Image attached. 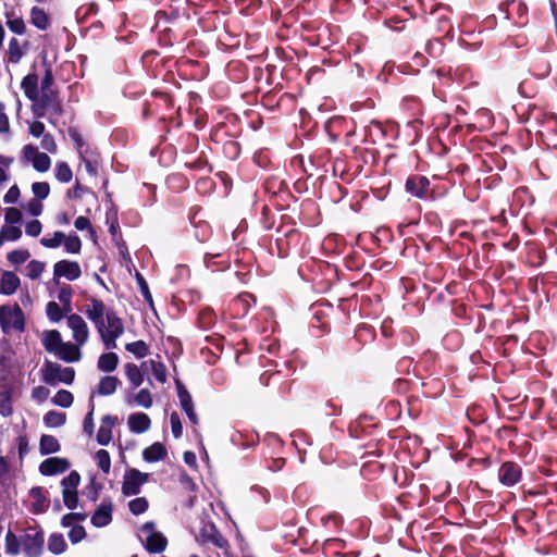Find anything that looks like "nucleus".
Segmentation results:
<instances>
[{
	"label": "nucleus",
	"mask_w": 557,
	"mask_h": 557,
	"mask_svg": "<svg viewBox=\"0 0 557 557\" xmlns=\"http://www.w3.org/2000/svg\"><path fill=\"white\" fill-rule=\"evenodd\" d=\"M41 344L45 349L62 361L73 363L82 359V351L72 342H63L57 330H46L40 333Z\"/></svg>",
	"instance_id": "obj_1"
},
{
	"label": "nucleus",
	"mask_w": 557,
	"mask_h": 557,
	"mask_svg": "<svg viewBox=\"0 0 557 557\" xmlns=\"http://www.w3.org/2000/svg\"><path fill=\"white\" fill-rule=\"evenodd\" d=\"M104 347L109 350L116 348V339L124 333V324L112 310H109L106 318L96 327Z\"/></svg>",
	"instance_id": "obj_2"
},
{
	"label": "nucleus",
	"mask_w": 557,
	"mask_h": 557,
	"mask_svg": "<svg viewBox=\"0 0 557 557\" xmlns=\"http://www.w3.org/2000/svg\"><path fill=\"white\" fill-rule=\"evenodd\" d=\"M42 381L48 385H57L58 383L72 384L75 377L73 368H63L57 362L46 361L42 369Z\"/></svg>",
	"instance_id": "obj_3"
},
{
	"label": "nucleus",
	"mask_w": 557,
	"mask_h": 557,
	"mask_svg": "<svg viewBox=\"0 0 557 557\" xmlns=\"http://www.w3.org/2000/svg\"><path fill=\"white\" fill-rule=\"evenodd\" d=\"M138 537L146 549L152 554H158L166 548V537L156 529L153 522H146L139 531Z\"/></svg>",
	"instance_id": "obj_4"
},
{
	"label": "nucleus",
	"mask_w": 557,
	"mask_h": 557,
	"mask_svg": "<svg viewBox=\"0 0 557 557\" xmlns=\"http://www.w3.org/2000/svg\"><path fill=\"white\" fill-rule=\"evenodd\" d=\"M61 111V103L53 89L40 90L37 99L33 101V112L37 117H42L47 113L60 114Z\"/></svg>",
	"instance_id": "obj_5"
},
{
	"label": "nucleus",
	"mask_w": 557,
	"mask_h": 557,
	"mask_svg": "<svg viewBox=\"0 0 557 557\" xmlns=\"http://www.w3.org/2000/svg\"><path fill=\"white\" fill-rule=\"evenodd\" d=\"M0 325L4 333L11 331L23 332L25 329V317L18 306L11 308L9 306L0 307Z\"/></svg>",
	"instance_id": "obj_6"
},
{
	"label": "nucleus",
	"mask_w": 557,
	"mask_h": 557,
	"mask_svg": "<svg viewBox=\"0 0 557 557\" xmlns=\"http://www.w3.org/2000/svg\"><path fill=\"white\" fill-rule=\"evenodd\" d=\"M44 532L29 528L21 535L22 553L27 557H38L44 548Z\"/></svg>",
	"instance_id": "obj_7"
},
{
	"label": "nucleus",
	"mask_w": 557,
	"mask_h": 557,
	"mask_svg": "<svg viewBox=\"0 0 557 557\" xmlns=\"http://www.w3.org/2000/svg\"><path fill=\"white\" fill-rule=\"evenodd\" d=\"M22 160L25 163H32L33 168L38 172H47L51 165L50 157L40 152L34 145H25L22 149Z\"/></svg>",
	"instance_id": "obj_8"
},
{
	"label": "nucleus",
	"mask_w": 557,
	"mask_h": 557,
	"mask_svg": "<svg viewBox=\"0 0 557 557\" xmlns=\"http://www.w3.org/2000/svg\"><path fill=\"white\" fill-rule=\"evenodd\" d=\"M67 327L72 332L73 345L78 349L84 346L89 338V327L85 320L77 313H72L66 318Z\"/></svg>",
	"instance_id": "obj_9"
},
{
	"label": "nucleus",
	"mask_w": 557,
	"mask_h": 557,
	"mask_svg": "<svg viewBox=\"0 0 557 557\" xmlns=\"http://www.w3.org/2000/svg\"><path fill=\"white\" fill-rule=\"evenodd\" d=\"M149 474L137 469H129L125 472L122 484V493L125 496L137 495L140 487L148 481Z\"/></svg>",
	"instance_id": "obj_10"
},
{
	"label": "nucleus",
	"mask_w": 557,
	"mask_h": 557,
	"mask_svg": "<svg viewBox=\"0 0 557 557\" xmlns=\"http://www.w3.org/2000/svg\"><path fill=\"white\" fill-rule=\"evenodd\" d=\"M82 275V269L78 262L71 260H60L53 265L54 280L64 277L67 281H76Z\"/></svg>",
	"instance_id": "obj_11"
},
{
	"label": "nucleus",
	"mask_w": 557,
	"mask_h": 557,
	"mask_svg": "<svg viewBox=\"0 0 557 557\" xmlns=\"http://www.w3.org/2000/svg\"><path fill=\"white\" fill-rule=\"evenodd\" d=\"M499 482L507 486H513L521 479V468L515 462H505L498 470Z\"/></svg>",
	"instance_id": "obj_12"
},
{
	"label": "nucleus",
	"mask_w": 557,
	"mask_h": 557,
	"mask_svg": "<svg viewBox=\"0 0 557 557\" xmlns=\"http://www.w3.org/2000/svg\"><path fill=\"white\" fill-rule=\"evenodd\" d=\"M125 403L132 407H143L149 409L153 404L152 394L147 388H141L138 392L128 389L125 393Z\"/></svg>",
	"instance_id": "obj_13"
},
{
	"label": "nucleus",
	"mask_w": 557,
	"mask_h": 557,
	"mask_svg": "<svg viewBox=\"0 0 557 557\" xmlns=\"http://www.w3.org/2000/svg\"><path fill=\"white\" fill-rule=\"evenodd\" d=\"M108 311L103 301L97 298H91L84 309V313L95 324V327L104 320Z\"/></svg>",
	"instance_id": "obj_14"
},
{
	"label": "nucleus",
	"mask_w": 557,
	"mask_h": 557,
	"mask_svg": "<svg viewBox=\"0 0 557 557\" xmlns=\"http://www.w3.org/2000/svg\"><path fill=\"white\" fill-rule=\"evenodd\" d=\"M70 462L65 458L51 457L44 460L39 466V471L44 475H55L66 471Z\"/></svg>",
	"instance_id": "obj_15"
},
{
	"label": "nucleus",
	"mask_w": 557,
	"mask_h": 557,
	"mask_svg": "<svg viewBox=\"0 0 557 557\" xmlns=\"http://www.w3.org/2000/svg\"><path fill=\"white\" fill-rule=\"evenodd\" d=\"M127 426L132 433L141 434L150 429L151 420L144 412L131 413L127 418Z\"/></svg>",
	"instance_id": "obj_16"
},
{
	"label": "nucleus",
	"mask_w": 557,
	"mask_h": 557,
	"mask_svg": "<svg viewBox=\"0 0 557 557\" xmlns=\"http://www.w3.org/2000/svg\"><path fill=\"white\" fill-rule=\"evenodd\" d=\"M177 395L182 409L186 412L191 423H198V417L194 410V404L190 394L185 389L181 382H176Z\"/></svg>",
	"instance_id": "obj_17"
},
{
	"label": "nucleus",
	"mask_w": 557,
	"mask_h": 557,
	"mask_svg": "<svg viewBox=\"0 0 557 557\" xmlns=\"http://www.w3.org/2000/svg\"><path fill=\"white\" fill-rule=\"evenodd\" d=\"M116 422V418L106 414L101 419V424L97 433V442L102 446H107L112 440V429Z\"/></svg>",
	"instance_id": "obj_18"
},
{
	"label": "nucleus",
	"mask_w": 557,
	"mask_h": 557,
	"mask_svg": "<svg viewBox=\"0 0 557 557\" xmlns=\"http://www.w3.org/2000/svg\"><path fill=\"white\" fill-rule=\"evenodd\" d=\"M141 368L145 372L151 373L161 384L168 381L166 367L161 361L149 359L141 363Z\"/></svg>",
	"instance_id": "obj_19"
},
{
	"label": "nucleus",
	"mask_w": 557,
	"mask_h": 557,
	"mask_svg": "<svg viewBox=\"0 0 557 557\" xmlns=\"http://www.w3.org/2000/svg\"><path fill=\"white\" fill-rule=\"evenodd\" d=\"M18 276L11 272L4 271L0 274V294L12 295L16 292L20 286Z\"/></svg>",
	"instance_id": "obj_20"
},
{
	"label": "nucleus",
	"mask_w": 557,
	"mask_h": 557,
	"mask_svg": "<svg viewBox=\"0 0 557 557\" xmlns=\"http://www.w3.org/2000/svg\"><path fill=\"white\" fill-rule=\"evenodd\" d=\"M5 25L8 28L16 34L24 35L26 33V24L22 16L17 15L14 9H7L4 12Z\"/></svg>",
	"instance_id": "obj_21"
},
{
	"label": "nucleus",
	"mask_w": 557,
	"mask_h": 557,
	"mask_svg": "<svg viewBox=\"0 0 557 557\" xmlns=\"http://www.w3.org/2000/svg\"><path fill=\"white\" fill-rule=\"evenodd\" d=\"M429 185H430V182L426 177L413 176V177L408 178V181L406 183V188L410 194H412L419 198H422L428 194Z\"/></svg>",
	"instance_id": "obj_22"
},
{
	"label": "nucleus",
	"mask_w": 557,
	"mask_h": 557,
	"mask_svg": "<svg viewBox=\"0 0 557 557\" xmlns=\"http://www.w3.org/2000/svg\"><path fill=\"white\" fill-rule=\"evenodd\" d=\"M112 520V504L102 503L94 516L91 517V523L97 528L108 525Z\"/></svg>",
	"instance_id": "obj_23"
},
{
	"label": "nucleus",
	"mask_w": 557,
	"mask_h": 557,
	"mask_svg": "<svg viewBox=\"0 0 557 557\" xmlns=\"http://www.w3.org/2000/svg\"><path fill=\"white\" fill-rule=\"evenodd\" d=\"M21 88L23 89L25 96L33 102L34 99H37V95L40 91L38 87V77L36 74L26 75L21 83Z\"/></svg>",
	"instance_id": "obj_24"
},
{
	"label": "nucleus",
	"mask_w": 557,
	"mask_h": 557,
	"mask_svg": "<svg viewBox=\"0 0 557 557\" xmlns=\"http://www.w3.org/2000/svg\"><path fill=\"white\" fill-rule=\"evenodd\" d=\"M29 496L33 502L34 512H44L48 508V499L42 487H33L29 492Z\"/></svg>",
	"instance_id": "obj_25"
},
{
	"label": "nucleus",
	"mask_w": 557,
	"mask_h": 557,
	"mask_svg": "<svg viewBox=\"0 0 557 557\" xmlns=\"http://www.w3.org/2000/svg\"><path fill=\"white\" fill-rule=\"evenodd\" d=\"M30 23L40 30H46L50 26V18L44 9L33 7L29 14Z\"/></svg>",
	"instance_id": "obj_26"
},
{
	"label": "nucleus",
	"mask_w": 557,
	"mask_h": 557,
	"mask_svg": "<svg viewBox=\"0 0 557 557\" xmlns=\"http://www.w3.org/2000/svg\"><path fill=\"white\" fill-rule=\"evenodd\" d=\"M166 457V449L161 443H153L143 451V458L147 462H156Z\"/></svg>",
	"instance_id": "obj_27"
},
{
	"label": "nucleus",
	"mask_w": 557,
	"mask_h": 557,
	"mask_svg": "<svg viewBox=\"0 0 557 557\" xmlns=\"http://www.w3.org/2000/svg\"><path fill=\"white\" fill-rule=\"evenodd\" d=\"M125 375L133 385V388L139 387L144 383V370L135 363H126L124 367Z\"/></svg>",
	"instance_id": "obj_28"
},
{
	"label": "nucleus",
	"mask_w": 557,
	"mask_h": 557,
	"mask_svg": "<svg viewBox=\"0 0 557 557\" xmlns=\"http://www.w3.org/2000/svg\"><path fill=\"white\" fill-rule=\"evenodd\" d=\"M119 364V357L114 352L102 354L98 359V369L102 372H112Z\"/></svg>",
	"instance_id": "obj_29"
},
{
	"label": "nucleus",
	"mask_w": 557,
	"mask_h": 557,
	"mask_svg": "<svg viewBox=\"0 0 557 557\" xmlns=\"http://www.w3.org/2000/svg\"><path fill=\"white\" fill-rule=\"evenodd\" d=\"M5 553L11 556H16L22 552L21 536L9 530L5 534Z\"/></svg>",
	"instance_id": "obj_30"
},
{
	"label": "nucleus",
	"mask_w": 557,
	"mask_h": 557,
	"mask_svg": "<svg viewBox=\"0 0 557 557\" xmlns=\"http://www.w3.org/2000/svg\"><path fill=\"white\" fill-rule=\"evenodd\" d=\"M24 55V49L22 48L20 41L16 38H12L9 41V47L7 51V60L9 63L16 64L21 61Z\"/></svg>",
	"instance_id": "obj_31"
},
{
	"label": "nucleus",
	"mask_w": 557,
	"mask_h": 557,
	"mask_svg": "<svg viewBox=\"0 0 557 557\" xmlns=\"http://www.w3.org/2000/svg\"><path fill=\"white\" fill-rule=\"evenodd\" d=\"M41 455H49L60 450L58 440L52 435H42L39 443Z\"/></svg>",
	"instance_id": "obj_32"
},
{
	"label": "nucleus",
	"mask_w": 557,
	"mask_h": 557,
	"mask_svg": "<svg viewBox=\"0 0 557 557\" xmlns=\"http://www.w3.org/2000/svg\"><path fill=\"white\" fill-rule=\"evenodd\" d=\"M119 383L115 376H103L99 382L98 393L103 396H109L116 391Z\"/></svg>",
	"instance_id": "obj_33"
},
{
	"label": "nucleus",
	"mask_w": 557,
	"mask_h": 557,
	"mask_svg": "<svg viewBox=\"0 0 557 557\" xmlns=\"http://www.w3.org/2000/svg\"><path fill=\"white\" fill-rule=\"evenodd\" d=\"M48 549L54 555L64 553L66 549L64 536L60 533L51 534L48 540Z\"/></svg>",
	"instance_id": "obj_34"
},
{
	"label": "nucleus",
	"mask_w": 557,
	"mask_h": 557,
	"mask_svg": "<svg viewBox=\"0 0 557 557\" xmlns=\"http://www.w3.org/2000/svg\"><path fill=\"white\" fill-rule=\"evenodd\" d=\"M66 421V414L54 410L48 411L44 416V423L48 428H59Z\"/></svg>",
	"instance_id": "obj_35"
},
{
	"label": "nucleus",
	"mask_w": 557,
	"mask_h": 557,
	"mask_svg": "<svg viewBox=\"0 0 557 557\" xmlns=\"http://www.w3.org/2000/svg\"><path fill=\"white\" fill-rule=\"evenodd\" d=\"M63 245L67 253L77 255L82 250V240L75 233H70L69 235H65Z\"/></svg>",
	"instance_id": "obj_36"
},
{
	"label": "nucleus",
	"mask_w": 557,
	"mask_h": 557,
	"mask_svg": "<svg viewBox=\"0 0 557 557\" xmlns=\"http://www.w3.org/2000/svg\"><path fill=\"white\" fill-rule=\"evenodd\" d=\"M65 234L61 231L54 232L51 236H44L40 244L46 248H58L63 244Z\"/></svg>",
	"instance_id": "obj_37"
},
{
	"label": "nucleus",
	"mask_w": 557,
	"mask_h": 557,
	"mask_svg": "<svg viewBox=\"0 0 557 557\" xmlns=\"http://www.w3.org/2000/svg\"><path fill=\"white\" fill-rule=\"evenodd\" d=\"M73 400H74L73 394L65 389L59 391L51 399L53 405L60 406L63 408L71 407L73 404Z\"/></svg>",
	"instance_id": "obj_38"
},
{
	"label": "nucleus",
	"mask_w": 557,
	"mask_h": 557,
	"mask_svg": "<svg viewBox=\"0 0 557 557\" xmlns=\"http://www.w3.org/2000/svg\"><path fill=\"white\" fill-rule=\"evenodd\" d=\"M125 348L136 358H144L148 354V345L144 341L128 343L126 344Z\"/></svg>",
	"instance_id": "obj_39"
},
{
	"label": "nucleus",
	"mask_w": 557,
	"mask_h": 557,
	"mask_svg": "<svg viewBox=\"0 0 557 557\" xmlns=\"http://www.w3.org/2000/svg\"><path fill=\"white\" fill-rule=\"evenodd\" d=\"M95 460L97 466L103 471V473L108 474L111 469V458L107 450L100 449L95 454Z\"/></svg>",
	"instance_id": "obj_40"
},
{
	"label": "nucleus",
	"mask_w": 557,
	"mask_h": 557,
	"mask_svg": "<svg viewBox=\"0 0 557 557\" xmlns=\"http://www.w3.org/2000/svg\"><path fill=\"white\" fill-rule=\"evenodd\" d=\"M13 412L12 399L9 391L0 392V414L2 417H9Z\"/></svg>",
	"instance_id": "obj_41"
},
{
	"label": "nucleus",
	"mask_w": 557,
	"mask_h": 557,
	"mask_svg": "<svg viewBox=\"0 0 557 557\" xmlns=\"http://www.w3.org/2000/svg\"><path fill=\"white\" fill-rule=\"evenodd\" d=\"M55 177L61 183H69L72 180L73 173L67 163L60 162L57 164Z\"/></svg>",
	"instance_id": "obj_42"
},
{
	"label": "nucleus",
	"mask_w": 557,
	"mask_h": 557,
	"mask_svg": "<svg viewBox=\"0 0 557 557\" xmlns=\"http://www.w3.org/2000/svg\"><path fill=\"white\" fill-rule=\"evenodd\" d=\"M32 191L35 199L44 200L50 194V185L47 182H36L32 185Z\"/></svg>",
	"instance_id": "obj_43"
},
{
	"label": "nucleus",
	"mask_w": 557,
	"mask_h": 557,
	"mask_svg": "<svg viewBox=\"0 0 557 557\" xmlns=\"http://www.w3.org/2000/svg\"><path fill=\"white\" fill-rule=\"evenodd\" d=\"M46 264L38 260H32L27 267V276L32 280L38 278L45 271Z\"/></svg>",
	"instance_id": "obj_44"
},
{
	"label": "nucleus",
	"mask_w": 557,
	"mask_h": 557,
	"mask_svg": "<svg viewBox=\"0 0 557 557\" xmlns=\"http://www.w3.org/2000/svg\"><path fill=\"white\" fill-rule=\"evenodd\" d=\"M81 482V476L78 472L72 471L67 476H65L62 482V490L77 491V487Z\"/></svg>",
	"instance_id": "obj_45"
},
{
	"label": "nucleus",
	"mask_w": 557,
	"mask_h": 557,
	"mask_svg": "<svg viewBox=\"0 0 557 557\" xmlns=\"http://www.w3.org/2000/svg\"><path fill=\"white\" fill-rule=\"evenodd\" d=\"M29 257L27 249H16L8 253V260L15 265L24 263Z\"/></svg>",
	"instance_id": "obj_46"
},
{
	"label": "nucleus",
	"mask_w": 557,
	"mask_h": 557,
	"mask_svg": "<svg viewBox=\"0 0 557 557\" xmlns=\"http://www.w3.org/2000/svg\"><path fill=\"white\" fill-rule=\"evenodd\" d=\"M128 508L134 515L144 513L148 509V500L145 497H137L128 503Z\"/></svg>",
	"instance_id": "obj_47"
},
{
	"label": "nucleus",
	"mask_w": 557,
	"mask_h": 557,
	"mask_svg": "<svg viewBox=\"0 0 557 557\" xmlns=\"http://www.w3.org/2000/svg\"><path fill=\"white\" fill-rule=\"evenodd\" d=\"M47 317L52 322H59L63 318V312L59 304L54 301H50L47 304L46 308Z\"/></svg>",
	"instance_id": "obj_48"
},
{
	"label": "nucleus",
	"mask_w": 557,
	"mask_h": 557,
	"mask_svg": "<svg viewBox=\"0 0 557 557\" xmlns=\"http://www.w3.org/2000/svg\"><path fill=\"white\" fill-rule=\"evenodd\" d=\"M58 299L63 305L65 311H70L72 300V288L69 285L62 286L59 290Z\"/></svg>",
	"instance_id": "obj_49"
},
{
	"label": "nucleus",
	"mask_w": 557,
	"mask_h": 557,
	"mask_svg": "<svg viewBox=\"0 0 557 557\" xmlns=\"http://www.w3.org/2000/svg\"><path fill=\"white\" fill-rule=\"evenodd\" d=\"M64 505L69 509H75L78 505L77 491L62 490Z\"/></svg>",
	"instance_id": "obj_50"
},
{
	"label": "nucleus",
	"mask_w": 557,
	"mask_h": 557,
	"mask_svg": "<svg viewBox=\"0 0 557 557\" xmlns=\"http://www.w3.org/2000/svg\"><path fill=\"white\" fill-rule=\"evenodd\" d=\"M86 515L82 512H71L63 516L61 524L64 528H73L75 522L84 521L86 519Z\"/></svg>",
	"instance_id": "obj_51"
},
{
	"label": "nucleus",
	"mask_w": 557,
	"mask_h": 557,
	"mask_svg": "<svg viewBox=\"0 0 557 557\" xmlns=\"http://www.w3.org/2000/svg\"><path fill=\"white\" fill-rule=\"evenodd\" d=\"M1 232L3 233L7 242H15V240L20 239L22 236V231L18 227L13 226V225L3 226L1 228Z\"/></svg>",
	"instance_id": "obj_52"
},
{
	"label": "nucleus",
	"mask_w": 557,
	"mask_h": 557,
	"mask_svg": "<svg viewBox=\"0 0 557 557\" xmlns=\"http://www.w3.org/2000/svg\"><path fill=\"white\" fill-rule=\"evenodd\" d=\"M85 536L86 531L82 525H74L69 532V539L73 544L81 542Z\"/></svg>",
	"instance_id": "obj_53"
},
{
	"label": "nucleus",
	"mask_w": 557,
	"mask_h": 557,
	"mask_svg": "<svg viewBox=\"0 0 557 557\" xmlns=\"http://www.w3.org/2000/svg\"><path fill=\"white\" fill-rule=\"evenodd\" d=\"M40 146L44 150L50 152V153H55L57 152V144H55V140L53 138V136L51 134H45L42 136V139H41V143H40Z\"/></svg>",
	"instance_id": "obj_54"
},
{
	"label": "nucleus",
	"mask_w": 557,
	"mask_h": 557,
	"mask_svg": "<svg viewBox=\"0 0 557 557\" xmlns=\"http://www.w3.org/2000/svg\"><path fill=\"white\" fill-rule=\"evenodd\" d=\"M170 421H171V429H172L173 436L175 438H180L183 433V426H182L178 414L176 412H173L170 417Z\"/></svg>",
	"instance_id": "obj_55"
},
{
	"label": "nucleus",
	"mask_w": 557,
	"mask_h": 557,
	"mask_svg": "<svg viewBox=\"0 0 557 557\" xmlns=\"http://www.w3.org/2000/svg\"><path fill=\"white\" fill-rule=\"evenodd\" d=\"M41 230L42 225L38 220H33L25 225V233L32 237H37L41 233Z\"/></svg>",
	"instance_id": "obj_56"
},
{
	"label": "nucleus",
	"mask_w": 557,
	"mask_h": 557,
	"mask_svg": "<svg viewBox=\"0 0 557 557\" xmlns=\"http://www.w3.org/2000/svg\"><path fill=\"white\" fill-rule=\"evenodd\" d=\"M22 220V213L18 209L10 207L5 209V222L16 224Z\"/></svg>",
	"instance_id": "obj_57"
},
{
	"label": "nucleus",
	"mask_w": 557,
	"mask_h": 557,
	"mask_svg": "<svg viewBox=\"0 0 557 557\" xmlns=\"http://www.w3.org/2000/svg\"><path fill=\"white\" fill-rule=\"evenodd\" d=\"M79 157H81L82 161L85 163L86 171L89 174H96L97 173V164H98L97 158H88V152L83 153Z\"/></svg>",
	"instance_id": "obj_58"
},
{
	"label": "nucleus",
	"mask_w": 557,
	"mask_h": 557,
	"mask_svg": "<svg viewBox=\"0 0 557 557\" xmlns=\"http://www.w3.org/2000/svg\"><path fill=\"white\" fill-rule=\"evenodd\" d=\"M49 395L50 391L45 386H37L32 392V397L39 403L45 401Z\"/></svg>",
	"instance_id": "obj_59"
},
{
	"label": "nucleus",
	"mask_w": 557,
	"mask_h": 557,
	"mask_svg": "<svg viewBox=\"0 0 557 557\" xmlns=\"http://www.w3.org/2000/svg\"><path fill=\"white\" fill-rule=\"evenodd\" d=\"M71 137H72L73 141L75 143V147H76L79 156L88 152V146L83 141L82 136L77 132H72Z\"/></svg>",
	"instance_id": "obj_60"
},
{
	"label": "nucleus",
	"mask_w": 557,
	"mask_h": 557,
	"mask_svg": "<svg viewBox=\"0 0 557 557\" xmlns=\"http://www.w3.org/2000/svg\"><path fill=\"white\" fill-rule=\"evenodd\" d=\"M94 405H91L90 411L87 413V416L84 419V432L91 436L94 433L95 424H94Z\"/></svg>",
	"instance_id": "obj_61"
},
{
	"label": "nucleus",
	"mask_w": 557,
	"mask_h": 557,
	"mask_svg": "<svg viewBox=\"0 0 557 557\" xmlns=\"http://www.w3.org/2000/svg\"><path fill=\"white\" fill-rule=\"evenodd\" d=\"M20 198V188L16 185L10 187L3 197L5 203H15Z\"/></svg>",
	"instance_id": "obj_62"
},
{
	"label": "nucleus",
	"mask_w": 557,
	"mask_h": 557,
	"mask_svg": "<svg viewBox=\"0 0 557 557\" xmlns=\"http://www.w3.org/2000/svg\"><path fill=\"white\" fill-rule=\"evenodd\" d=\"M42 209L41 200L33 199L27 203V211L34 216L40 215Z\"/></svg>",
	"instance_id": "obj_63"
},
{
	"label": "nucleus",
	"mask_w": 557,
	"mask_h": 557,
	"mask_svg": "<svg viewBox=\"0 0 557 557\" xmlns=\"http://www.w3.org/2000/svg\"><path fill=\"white\" fill-rule=\"evenodd\" d=\"M29 133L32 136L38 138L45 135V125L42 122L34 121L29 124Z\"/></svg>",
	"instance_id": "obj_64"
}]
</instances>
